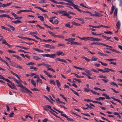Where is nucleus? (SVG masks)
Instances as JSON below:
<instances>
[{"label": "nucleus", "mask_w": 122, "mask_h": 122, "mask_svg": "<svg viewBox=\"0 0 122 122\" xmlns=\"http://www.w3.org/2000/svg\"><path fill=\"white\" fill-rule=\"evenodd\" d=\"M12 78L18 84V86L19 87L23 89H24L26 91L25 92H26L28 94L29 93L28 92L31 94L32 93L27 88L24 86L18 80L13 77H12Z\"/></svg>", "instance_id": "1"}, {"label": "nucleus", "mask_w": 122, "mask_h": 122, "mask_svg": "<svg viewBox=\"0 0 122 122\" xmlns=\"http://www.w3.org/2000/svg\"><path fill=\"white\" fill-rule=\"evenodd\" d=\"M4 80L9 82L7 83V84L10 88L12 89H15L16 90L17 89L15 87V86L14 84L10 81L9 80L5 78Z\"/></svg>", "instance_id": "2"}, {"label": "nucleus", "mask_w": 122, "mask_h": 122, "mask_svg": "<svg viewBox=\"0 0 122 122\" xmlns=\"http://www.w3.org/2000/svg\"><path fill=\"white\" fill-rule=\"evenodd\" d=\"M41 55L44 57H49L52 58H54V57L56 55L53 54H42Z\"/></svg>", "instance_id": "3"}, {"label": "nucleus", "mask_w": 122, "mask_h": 122, "mask_svg": "<svg viewBox=\"0 0 122 122\" xmlns=\"http://www.w3.org/2000/svg\"><path fill=\"white\" fill-rule=\"evenodd\" d=\"M43 46L44 47L50 48V49H55L56 48V47L55 46L48 44H45L43 45Z\"/></svg>", "instance_id": "4"}, {"label": "nucleus", "mask_w": 122, "mask_h": 122, "mask_svg": "<svg viewBox=\"0 0 122 122\" xmlns=\"http://www.w3.org/2000/svg\"><path fill=\"white\" fill-rule=\"evenodd\" d=\"M59 13L60 14H62L61 16H66L68 14L67 13L66 11H63L62 10H60V11Z\"/></svg>", "instance_id": "5"}, {"label": "nucleus", "mask_w": 122, "mask_h": 122, "mask_svg": "<svg viewBox=\"0 0 122 122\" xmlns=\"http://www.w3.org/2000/svg\"><path fill=\"white\" fill-rule=\"evenodd\" d=\"M43 107L44 108V110H45L46 111H47V110L49 111V109H48V108L50 109L51 110H52V109L51 108V107L48 105L45 106Z\"/></svg>", "instance_id": "6"}, {"label": "nucleus", "mask_w": 122, "mask_h": 122, "mask_svg": "<svg viewBox=\"0 0 122 122\" xmlns=\"http://www.w3.org/2000/svg\"><path fill=\"white\" fill-rule=\"evenodd\" d=\"M1 39L3 40L2 41V44H4L7 45L9 48L11 46L9 44H8V43H7L6 42V40H5L4 39L2 38H1Z\"/></svg>", "instance_id": "7"}, {"label": "nucleus", "mask_w": 122, "mask_h": 122, "mask_svg": "<svg viewBox=\"0 0 122 122\" xmlns=\"http://www.w3.org/2000/svg\"><path fill=\"white\" fill-rule=\"evenodd\" d=\"M67 2L69 3H66V5H70L71 6H73L74 4L73 2L71 0H67Z\"/></svg>", "instance_id": "8"}, {"label": "nucleus", "mask_w": 122, "mask_h": 122, "mask_svg": "<svg viewBox=\"0 0 122 122\" xmlns=\"http://www.w3.org/2000/svg\"><path fill=\"white\" fill-rule=\"evenodd\" d=\"M50 0L52 2L54 3L55 4H61L64 5H66V3L64 2H58L54 0Z\"/></svg>", "instance_id": "9"}, {"label": "nucleus", "mask_w": 122, "mask_h": 122, "mask_svg": "<svg viewBox=\"0 0 122 122\" xmlns=\"http://www.w3.org/2000/svg\"><path fill=\"white\" fill-rule=\"evenodd\" d=\"M107 69H109L108 68H104V69L106 70H103L101 69H97V70H98V71H101L103 73H105V72H107L108 73L109 72V71Z\"/></svg>", "instance_id": "10"}, {"label": "nucleus", "mask_w": 122, "mask_h": 122, "mask_svg": "<svg viewBox=\"0 0 122 122\" xmlns=\"http://www.w3.org/2000/svg\"><path fill=\"white\" fill-rule=\"evenodd\" d=\"M61 115L67 118V119L68 120H69L70 121H74V120L72 119L69 118L65 114H61Z\"/></svg>", "instance_id": "11"}, {"label": "nucleus", "mask_w": 122, "mask_h": 122, "mask_svg": "<svg viewBox=\"0 0 122 122\" xmlns=\"http://www.w3.org/2000/svg\"><path fill=\"white\" fill-rule=\"evenodd\" d=\"M103 44H104L102 43H99L98 42H92V43H91V44H90L89 45H103Z\"/></svg>", "instance_id": "12"}, {"label": "nucleus", "mask_w": 122, "mask_h": 122, "mask_svg": "<svg viewBox=\"0 0 122 122\" xmlns=\"http://www.w3.org/2000/svg\"><path fill=\"white\" fill-rule=\"evenodd\" d=\"M56 61H57V60H58V61H60L61 62H64L65 63H67V62L64 59H61V58H57L56 59ZM56 62H57V61H56Z\"/></svg>", "instance_id": "13"}, {"label": "nucleus", "mask_w": 122, "mask_h": 122, "mask_svg": "<svg viewBox=\"0 0 122 122\" xmlns=\"http://www.w3.org/2000/svg\"><path fill=\"white\" fill-rule=\"evenodd\" d=\"M103 46H106L107 47L109 48H106V49H107L109 50H112V46H109L108 45H106L105 44H104L103 45Z\"/></svg>", "instance_id": "14"}, {"label": "nucleus", "mask_w": 122, "mask_h": 122, "mask_svg": "<svg viewBox=\"0 0 122 122\" xmlns=\"http://www.w3.org/2000/svg\"><path fill=\"white\" fill-rule=\"evenodd\" d=\"M56 53V54H53L56 55L54 57V58L56 57L57 55H58V56H60L62 55L63 54V52L62 51H58Z\"/></svg>", "instance_id": "15"}, {"label": "nucleus", "mask_w": 122, "mask_h": 122, "mask_svg": "<svg viewBox=\"0 0 122 122\" xmlns=\"http://www.w3.org/2000/svg\"><path fill=\"white\" fill-rule=\"evenodd\" d=\"M11 22L14 23L15 24L21 23H22V22L20 20L12 21H11Z\"/></svg>", "instance_id": "16"}, {"label": "nucleus", "mask_w": 122, "mask_h": 122, "mask_svg": "<svg viewBox=\"0 0 122 122\" xmlns=\"http://www.w3.org/2000/svg\"><path fill=\"white\" fill-rule=\"evenodd\" d=\"M12 3V2L8 3L6 4H3L1 5V6L3 7H5L8 6L10 5Z\"/></svg>", "instance_id": "17"}, {"label": "nucleus", "mask_w": 122, "mask_h": 122, "mask_svg": "<svg viewBox=\"0 0 122 122\" xmlns=\"http://www.w3.org/2000/svg\"><path fill=\"white\" fill-rule=\"evenodd\" d=\"M116 25L117 27V29H119L121 25V23L119 20L118 21L116 24Z\"/></svg>", "instance_id": "18"}, {"label": "nucleus", "mask_w": 122, "mask_h": 122, "mask_svg": "<svg viewBox=\"0 0 122 122\" xmlns=\"http://www.w3.org/2000/svg\"><path fill=\"white\" fill-rule=\"evenodd\" d=\"M35 8H38V9H39L40 10H41V11H42L43 12H48V11L47 10H45L39 7H38V6L35 7Z\"/></svg>", "instance_id": "19"}, {"label": "nucleus", "mask_w": 122, "mask_h": 122, "mask_svg": "<svg viewBox=\"0 0 122 122\" xmlns=\"http://www.w3.org/2000/svg\"><path fill=\"white\" fill-rule=\"evenodd\" d=\"M44 72L46 75L48 76L49 77H52V76L51 75L50 73L47 71L44 70Z\"/></svg>", "instance_id": "20"}, {"label": "nucleus", "mask_w": 122, "mask_h": 122, "mask_svg": "<svg viewBox=\"0 0 122 122\" xmlns=\"http://www.w3.org/2000/svg\"><path fill=\"white\" fill-rule=\"evenodd\" d=\"M84 71L86 73L88 74V75L91 76L92 75L91 73H90V71L87 70L86 69H84Z\"/></svg>", "instance_id": "21"}, {"label": "nucleus", "mask_w": 122, "mask_h": 122, "mask_svg": "<svg viewBox=\"0 0 122 122\" xmlns=\"http://www.w3.org/2000/svg\"><path fill=\"white\" fill-rule=\"evenodd\" d=\"M105 99V98L104 97H99L98 98H95V100L99 101H100L101 100H103Z\"/></svg>", "instance_id": "22"}, {"label": "nucleus", "mask_w": 122, "mask_h": 122, "mask_svg": "<svg viewBox=\"0 0 122 122\" xmlns=\"http://www.w3.org/2000/svg\"><path fill=\"white\" fill-rule=\"evenodd\" d=\"M13 57H16V58L18 60H19L20 61H21L22 60L21 57H19V56L14 55H13Z\"/></svg>", "instance_id": "23"}, {"label": "nucleus", "mask_w": 122, "mask_h": 122, "mask_svg": "<svg viewBox=\"0 0 122 122\" xmlns=\"http://www.w3.org/2000/svg\"><path fill=\"white\" fill-rule=\"evenodd\" d=\"M95 14L96 15V16L100 17L101 16H102V15L100 13H98V12H97L96 11L95 12Z\"/></svg>", "instance_id": "24"}, {"label": "nucleus", "mask_w": 122, "mask_h": 122, "mask_svg": "<svg viewBox=\"0 0 122 122\" xmlns=\"http://www.w3.org/2000/svg\"><path fill=\"white\" fill-rule=\"evenodd\" d=\"M101 39H99L98 38H94L93 37V41H101Z\"/></svg>", "instance_id": "25"}, {"label": "nucleus", "mask_w": 122, "mask_h": 122, "mask_svg": "<svg viewBox=\"0 0 122 122\" xmlns=\"http://www.w3.org/2000/svg\"><path fill=\"white\" fill-rule=\"evenodd\" d=\"M117 9H115L113 17L115 18V17L117 16Z\"/></svg>", "instance_id": "26"}, {"label": "nucleus", "mask_w": 122, "mask_h": 122, "mask_svg": "<svg viewBox=\"0 0 122 122\" xmlns=\"http://www.w3.org/2000/svg\"><path fill=\"white\" fill-rule=\"evenodd\" d=\"M98 58L95 56H93L92 58L91 61H96L97 60Z\"/></svg>", "instance_id": "27"}, {"label": "nucleus", "mask_w": 122, "mask_h": 122, "mask_svg": "<svg viewBox=\"0 0 122 122\" xmlns=\"http://www.w3.org/2000/svg\"><path fill=\"white\" fill-rule=\"evenodd\" d=\"M44 66H46V67H47V70H48V68H50L51 67V66L49 65L46 64L44 63Z\"/></svg>", "instance_id": "28"}, {"label": "nucleus", "mask_w": 122, "mask_h": 122, "mask_svg": "<svg viewBox=\"0 0 122 122\" xmlns=\"http://www.w3.org/2000/svg\"><path fill=\"white\" fill-rule=\"evenodd\" d=\"M102 37H103L105 39H106V40H109L111 38V37H107L105 36L104 35H102Z\"/></svg>", "instance_id": "29"}, {"label": "nucleus", "mask_w": 122, "mask_h": 122, "mask_svg": "<svg viewBox=\"0 0 122 122\" xmlns=\"http://www.w3.org/2000/svg\"><path fill=\"white\" fill-rule=\"evenodd\" d=\"M59 23L58 20L57 19H55L53 20V23H52V24H57Z\"/></svg>", "instance_id": "30"}, {"label": "nucleus", "mask_w": 122, "mask_h": 122, "mask_svg": "<svg viewBox=\"0 0 122 122\" xmlns=\"http://www.w3.org/2000/svg\"><path fill=\"white\" fill-rule=\"evenodd\" d=\"M38 18H40V20L42 21H43L44 20V17H43V16L41 15H40L38 16Z\"/></svg>", "instance_id": "31"}, {"label": "nucleus", "mask_w": 122, "mask_h": 122, "mask_svg": "<svg viewBox=\"0 0 122 122\" xmlns=\"http://www.w3.org/2000/svg\"><path fill=\"white\" fill-rule=\"evenodd\" d=\"M31 82L32 84L35 87L36 86V83L33 80H31L30 81Z\"/></svg>", "instance_id": "32"}, {"label": "nucleus", "mask_w": 122, "mask_h": 122, "mask_svg": "<svg viewBox=\"0 0 122 122\" xmlns=\"http://www.w3.org/2000/svg\"><path fill=\"white\" fill-rule=\"evenodd\" d=\"M56 82L57 86L59 88V87L61 86V85L59 81L58 80H56Z\"/></svg>", "instance_id": "33"}, {"label": "nucleus", "mask_w": 122, "mask_h": 122, "mask_svg": "<svg viewBox=\"0 0 122 122\" xmlns=\"http://www.w3.org/2000/svg\"><path fill=\"white\" fill-rule=\"evenodd\" d=\"M70 23L69 22H68L66 24L65 26L67 27H69L70 28H72V26H71L70 25Z\"/></svg>", "instance_id": "34"}, {"label": "nucleus", "mask_w": 122, "mask_h": 122, "mask_svg": "<svg viewBox=\"0 0 122 122\" xmlns=\"http://www.w3.org/2000/svg\"><path fill=\"white\" fill-rule=\"evenodd\" d=\"M36 82L37 83V82H38L41 84H42L43 82L42 80L41 79H40L39 78L36 81Z\"/></svg>", "instance_id": "35"}, {"label": "nucleus", "mask_w": 122, "mask_h": 122, "mask_svg": "<svg viewBox=\"0 0 122 122\" xmlns=\"http://www.w3.org/2000/svg\"><path fill=\"white\" fill-rule=\"evenodd\" d=\"M29 34L30 35H32L33 36V35H37V33L36 31L34 32H30L29 33Z\"/></svg>", "instance_id": "36"}, {"label": "nucleus", "mask_w": 122, "mask_h": 122, "mask_svg": "<svg viewBox=\"0 0 122 122\" xmlns=\"http://www.w3.org/2000/svg\"><path fill=\"white\" fill-rule=\"evenodd\" d=\"M50 84H52L54 85H56L55 82L53 80H51L50 81Z\"/></svg>", "instance_id": "37"}, {"label": "nucleus", "mask_w": 122, "mask_h": 122, "mask_svg": "<svg viewBox=\"0 0 122 122\" xmlns=\"http://www.w3.org/2000/svg\"><path fill=\"white\" fill-rule=\"evenodd\" d=\"M34 49L35 50L39 52H43V51L42 50H40L38 48H34Z\"/></svg>", "instance_id": "38"}, {"label": "nucleus", "mask_w": 122, "mask_h": 122, "mask_svg": "<svg viewBox=\"0 0 122 122\" xmlns=\"http://www.w3.org/2000/svg\"><path fill=\"white\" fill-rule=\"evenodd\" d=\"M81 58L85 59V60L87 61L88 62H89L90 61V59L87 58L86 57L83 56Z\"/></svg>", "instance_id": "39"}, {"label": "nucleus", "mask_w": 122, "mask_h": 122, "mask_svg": "<svg viewBox=\"0 0 122 122\" xmlns=\"http://www.w3.org/2000/svg\"><path fill=\"white\" fill-rule=\"evenodd\" d=\"M33 59L36 60H38L41 59V58L38 56H35L33 57Z\"/></svg>", "instance_id": "40"}, {"label": "nucleus", "mask_w": 122, "mask_h": 122, "mask_svg": "<svg viewBox=\"0 0 122 122\" xmlns=\"http://www.w3.org/2000/svg\"><path fill=\"white\" fill-rule=\"evenodd\" d=\"M0 60H1V61L5 63L7 65L8 64L7 62H6L5 60H4L3 59H2L0 57Z\"/></svg>", "instance_id": "41"}, {"label": "nucleus", "mask_w": 122, "mask_h": 122, "mask_svg": "<svg viewBox=\"0 0 122 122\" xmlns=\"http://www.w3.org/2000/svg\"><path fill=\"white\" fill-rule=\"evenodd\" d=\"M0 60H1V61L5 63L7 65L8 64L7 62H6L5 60H4L3 59H2L0 57Z\"/></svg>", "instance_id": "42"}, {"label": "nucleus", "mask_w": 122, "mask_h": 122, "mask_svg": "<svg viewBox=\"0 0 122 122\" xmlns=\"http://www.w3.org/2000/svg\"><path fill=\"white\" fill-rule=\"evenodd\" d=\"M72 24L73 25H75L79 26H80V25H81V24H78V23H76L75 22H72Z\"/></svg>", "instance_id": "43"}, {"label": "nucleus", "mask_w": 122, "mask_h": 122, "mask_svg": "<svg viewBox=\"0 0 122 122\" xmlns=\"http://www.w3.org/2000/svg\"><path fill=\"white\" fill-rule=\"evenodd\" d=\"M84 91L85 92H89L90 91V89L89 87H85L84 88Z\"/></svg>", "instance_id": "44"}, {"label": "nucleus", "mask_w": 122, "mask_h": 122, "mask_svg": "<svg viewBox=\"0 0 122 122\" xmlns=\"http://www.w3.org/2000/svg\"><path fill=\"white\" fill-rule=\"evenodd\" d=\"M73 80H74L78 82L79 83H80L81 82V79H77L75 78H74L73 79Z\"/></svg>", "instance_id": "45"}, {"label": "nucleus", "mask_w": 122, "mask_h": 122, "mask_svg": "<svg viewBox=\"0 0 122 122\" xmlns=\"http://www.w3.org/2000/svg\"><path fill=\"white\" fill-rule=\"evenodd\" d=\"M18 47L22 49H24L25 50L29 49V48H26L23 46H18Z\"/></svg>", "instance_id": "46"}, {"label": "nucleus", "mask_w": 122, "mask_h": 122, "mask_svg": "<svg viewBox=\"0 0 122 122\" xmlns=\"http://www.w3.org/2000/svg\"><path fill=\"white\" fill-rule=\"evenodd\" d=\"M104 33L107 34H112V33L110 31H104Z\"/></svg>", "instance_id": "47"}, {"label": "nucleus", "mask_w": 122, "mask_h": 122, "mask_svg": "<svg viewBox=\"0 0 122 122\" xmlns=\"http://www.w3.org/2000/svg\"><path fill=\"white\" fill-rule=\"evenodd\" d=\"M120 3L119 6L121 10H122V1L121 0H120Z\"/></svg>", "instance_id": "48"}, {"label": "nucleus", "mask_w": 122, "mask_h": 122, "mask_svg": "<svg viewBox=\"0 0 122 122\" xmlns=\"http://www.w3.org/2000/svg\"><path fill=\"white\" fill-rule=\"evenodd\" d=\"M10 71V72L11 73L13 74V75L16 76L17 77H18V76L17 74L16 73H14L12 71Z\"/></svg>", "instance_id": "49"}, {"label": "nucleus", "mask_w": 122, "mask_h": 122, "mask_svg": "<svg viewBox=\"0 0 122 122\" xmlns=\"http://www.w3.org/2000/svg\"><path fill=\"white\" fill-rule=\"evenodd\" d=\"M60 96L62 97L63 98V99H64L66 102H67V100L66 98V97H65L64 96V95H63L62 94H60Z\"/></svg>", "instance_id": "50"}, {"label": "nucleus", "mask_w": 122, "mask_h": 122, "mask_svg": "<svg viewBox=\"0 0 122 122\" xmlns=\"http://www.w3.org/2000/svg\"><path fill=\"white\" fill-rule=\"evenodd\" d=\"M7 51L9 53H16V52L14 51L8 50Z\"/></svg>", "instance_id": "51"}, {"label": "nucleus", "mask_w": 122, "mask_h": 122, "mask_svg": "<svg viewBox=\"0 0 122 122\" xmlns=\"http://www.w3.org/2000/svg\"><path fill=\"white\" fill-rule=\"evenodd\" d=\"M98 77L100 78L106 79L107 78V77L103 75H100Z\"/></svg>", "instance_id": "52"}, {"label": "nucleus", "mask_w": 122, "mask_h": 122, "mask_svg": "<svg viewBox=\"0 0 122 122\" xmlns=\"http://www.w3.org/2000/svg\"><path fill=\"white\" fill-rule=\"evenodd\" d=\"M14 113L13 112L9 114V117H12L14 116Z\"/></svg>", "instance_id": "53"}, {"label": "nucleus", "mask_w": 122, "mask_h": 122, "mask_svg": "<svg viewBox=\"0 0 122 122\" xmlns=\"http://www.w3.org/2000/svg\"><path fill=\"white\" fill-rule=\"evenodd\" d=\"M26 64L27 65H33L35 64V63H34L32 62H30L27 63Z\"/></svg>", "instance_id": "54"}, {"label": "nucleus", "mask_w": 122, "mask_h": 122, "mask_svg": "<svg viewBox=\"0 0 122 122\" xmlns=\"http://www.w3.org/2000/svg\"><path fill=\"white\" fill-rule=\"evenodd\" d=\"M106 60L107 61H113L114 60H116V59H107Z\"/></svg>", "instance_id": "55"}, {"label": "nucleus", "mask_w": 122, "mask_h": 122, "mask_svg": "<svg viewBox=\"0 0 122 122\" xmlns=\"http://www.w3.org/2000/svg\"><path fill=\"white\" fill-rule=\"evenodd\" d=\"M23 17L22 16H20V17H19V16H17L15 18V19H17V20H20Z\"/></svg>", "instance_id": "56"}, {"label": "nucleus", "mask_w": 122, "mask_h": 122, "mask_svg": "<svg viewBox=\"0 0 122 122\" xmlns=\"http://www.w3.org/2000/svg\"><path fill=\"white\" fill-rule=\"evenodd\" d=\"M8 15L7 14H3L1 15V18H2L3 17H7Z\"/></svg>", "instance_id": "57"}, {"label": "nucleus", "mask_w": 122, "mask_h": 122, "mask_svg": "<svg viewBox=\"0 0 122 122\" xmlns=\"http://www.w3.org/2000/svg\"><path fill=\"white\" fill-rule=\"evenodd\" d=\"M11 29V30L13 31H14L15 30V28L12 26L11 25L10 26V27Z\"/></svg>", "instance_id": "58"}, {"label": "nucleus", "mask_w": 122, "mask_h": 122, "mask_svg": "<svg viewBox=\"0 0 122 122\" xmlns=\"http://www.w3.org/2000/svg\"><path fill=\"white\" fill-rule=\"evenodd\" d=\"M73 7L75 9H76V10L79 7L77 5H75L74 4Z\"/></svg>", "instance_id": "59"}, {"label": "nucleus", "mask_w": 122, "mask_h": 122, "mask_svg": "<svg viewBox=\"0 0 122 122\" xmlns=\"http://www.w3.org/2000/svg\"><path fill=\"white\" fill-rule=\"evenodd\" d=\"M65 40L66 41L70 42H71V38H68V39H65Z\"/></svg>", "instance_id": "60"}, {"label": "nucleus", "mask_w": 122, "mask_h": 122, "mask_svg": "<svg viewBox=\"0 0 122 122\" xmlns=\"http://www.w3.org/2000/svg\"><path fill=\"white\" fill-rule=\"evenodd\" d=\"M40 76L41 78L44 79L46 81V79L42 75L40 74Z\"/></svg>", "instance_id": "61"}, {"label": "nucleus", "mask_w": 122, "mask_h": 122, "mask_svg": "<svg viewBox=\"0 0 122 122\" xmlns=\"http://www.w3.org/2000/svg\"><path fill=\"white\" fill-rule=\"evenodd\" d=\"M101 118L103 120H105L109 122H111L110 121L108 120L107 119H106L103 117H101Z\"/></svg>", "instance_id": "62"}, {"label": "nucleus", "mask_w": 122, "mask_h": 122, "mask_svg": "<svg viewBox=\"0 0 122 122\" xmlns=\"http://www.w3.org/2000/svg\"><path fill=\"white\" fill-rule=\"evenodd\" d=\"M58 38H61L62 39H64V36H62L61 35H59Z\"/></svg>", "instance_id": "63"}, {"label": "nucleus", "mask_w": 122, "mask_h": 122, "mask_svg": "<svg viewBox=\"0 0 122 122\" xmlns=\"http://www.w3.org/2000/svg\"><path fill=\"white\" fill-rule=\"evenodd\" d=\"M48 120L47 118H45L43 120L42 122H47Z\"/></svg>", "instance_id": "64"}]
</instances>
